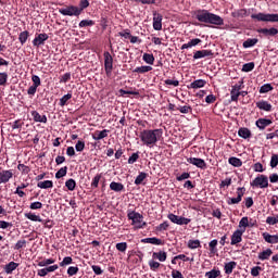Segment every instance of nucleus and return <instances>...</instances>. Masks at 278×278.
<instances>
[{"mask_svg": "<svg viewBox=\"0 0 278 278\" xmlns=\"http://www.w3.org/2000/svg\"><path fill=\"white\" fill-rule=\"evenodd\" d=\"M149 266H150V270H157V268H160V266H162V264H160V262L156 261H149Z\"/></svg>", "mask_w": 278, "mask_h": 278, "instance_id": "69168bd1", "label": "nucleus"}, {"mask_svg": "<svg viewBox=\"0 0 278 278\" xmlns=\"http://www.w3.org/2000/svg\"><path fill=\"white\" fill-rule=\"evenodd\" d=\"M71 99H73V93L68 92L67 94H64L60 100H59V105L60 108H64L66 105H68V101H71Z\"/></svg>", "mask_w": 278, "mask_h": 278, "instance_id": "a878e982", "label": "nucleus"}, {"mask_svg": "<svg viewBox=\"0 0 278 278\" xmlns=\"http://www.w3.org/2000/svg\"><path fill=\"white\" fill-rule=\"evenodd\" d=\"M247 227H250L249 217H242L239 222V229L247 231Z\"/></svg>", "mask_w": 278, "mask_h": 278, "instance_id": "09e8293b", "label": "nucleus"}, {"mask_svg": "<svg viewBox=\"0 0 278 278\" xmlns=\"http://www.w3.org/2000/svg\"><path fill=\"white\" fill-rule=\"evenodd\" d=\"M142 60L146 62V64H150V66H153L155 63V56H153L152 53H144Z\"/></svg>", "mask_w": 278, "mask_h": 278, "instance_id": "f704fd0d", "label": "nucleus"}, {"mask_svg": "<svg viewBox=\"0 0 278 278\" xmlns=\"http://www.w3.org/2000/svg\"><path fill=\"white\" fill-rule=\"evenodd\" d=\"M256 108H258V110H263V112H273V104L266 100L256 102Z\"/></svg>", "mask_w": 278, "mask_h": 278, "instance_id": "f3484780", "label": "nucleus"}, {"mask_svg": "<svg viewBox=\"0 0 278 278\" xmlns=\"http://www.w3.org/2000/svg\"><path fill=\"white\" fill-rule=\"evenodd\" d=\"M37 188H41V190H47L49 188H53V181H51V180L39 181L37 184Z\"/></svg>", "mask_w": 278, "mask_h": 278, "instance_id": "e433bc0d", "label": "nucleus"}, {"mask_svg": "<svg viewBox=\"0 0 278 278\" xmlns=\"http://www.w3.org/2000/svg\"><path fill=\"white\" fill-rule=\"evenodd\" d=\"M277 223H278V215H276L275 217L268 216L266 218V224L267 225H277Z\"/></svg>", "mask_w": 278, "mask_h": 278, "instance_id": "774afa93", "label": "nucleus"}, {"mask_svg": "<svg viewBox=\"0 0 278 278\" xmlns=\"http://www.w3.org/2000/svg\"><path fill=\"white\" fill-rule=\"evenodd\" d=\"M167 218L174 223L175 225H190L191 219L190 218H186V217H181V216H177L173 213L167 215Z\"/></svg>", "mask_w": 278, "mask_h": 278, "instance_id": "1a4fd4ad", "label": "nucleus"}, {"mask_svg": "<svg viewBox=\"0 0 278 278\" xmlns=\"http://www.w3.org/2000/svg\"><path fill=\"white\" fill-rule=\"evenodd\" d=\"M188 249H201V241L197 240H189L188 241Z\"/></svg>", "mask_w": 278, "mask_h": 278, "instance_id": "49530a36", "label": "nucleus"}, {"mask_svg": "<svg viewBox=\"0 0 278 278\" xmlns=\"http://www.w3.org/2000/svg\"><path fill=\"white\" fill-rule=\"evenodd\" d=\"M8 77L7 72L0 73V86H8Z\"/></svg>", "mask_w": 278, "mask_h": 278, "instance_id": "bf43d9fd", "label": "nucleus"}, {"mask_svg": "<svg viewBox=\"0 0 278 278\" xmlns=\"http://www.w3.org/2000/svg\"><path fill=\"white\" fill-rule=\"evenodd\" d=\"M14 177L12 169H2L0 168V184H8Z\"/></svg>", "mask_w": 278, "mask_h": 278, "instance_id": "9b49d317", "label": "nucleus"}, {"mask_svg": "<svg viewBox=\"0 0 278 278\" xmlns=\"http://www.w3.org/2000/svg\"><path fill=\"white\" fill-rule=\"evenodd\" d=\"M110 190H113V192H123V190H125V185L122 182L112 181L110 184Z\"/></svg>", "mask_w": 278, "mask_h": 278, "instance_id": "5701e85b", "label": "nucleus"}, {"mask_svg": "<svg viewBox=\"0 0 278 278\" xmlns=\"http://www.w3.org/2000/svg\"><path fill=\"white\" fill-rule=\"evenodd\" d=\"M176 110H178L180 114H192V106L190 105H179L178 108H176Z\"/></svg>", "mask_w": 278, "mask_h": 278, "instance_id": "37998d69", "label": "nucleus"}, {"mask_svg": "<svg viewBox=\"0 0 278 278\" xmlns=\"http://www.w3.org/2000/svg\"><path fill=\"white\" fill-rule=\"evenodd\" d=\"M127 242H119V243H116L115 248L117 251H119V253H126L127 251Z\"/></svg>", "mask_w": 278, "mask_h": 278, "instance_id": "864d4df0", "label": "nucleus"}, {"mask_svg": "<svg viewBox=\"0 0 278 278\" xmlns=\"http://www.w3.org/2000/svg\"><path fill=\"white\" fill-rule=\"evenodd\" d=\"M33 121L35 123H47V115H40L38 111H31Z\"/></svg>", "mask_w": 278, "mask_h": 278, "instance_id": "4be33fe9", "label": "nucleus"}, {"mask_svg": "<svg viewBox=\"0 0 278 278\" xmlns=\"http://www.w3.org/2000/svg\"><path fill=\"white\" fill-rule=\"evenodd\" d=\"M252 21H257L258 23H278V13H257L251 15Z\"/></svg>", "mask_w": 278, "mask_h": 278, "instance_id": "20e7f679", "label": "nucleus"}, {"mask_svg": "<svg viewBox=\"0 0 278 278\" xmlns=\"http://www.w3.org/2000/svg\"><path fill=\"white\" fill-rule=\"evenodd\" d=\"M17 170H20L22 175H29V173H31V168L23 163L17 165Z\"/></svg>", "mask_w": 278, "mask_h": 278, "instance_id": "ea45409f", "label": "nucleus"}, {"mask_svg": "<svg viewBox=\"0 0 278 278\" xmlns=\"http://www.w3.org/2000/svg\"><path fill=\"white\" fill-rule=\"evenodd\" d=\"M17 266H18V263L10 262L4 266V271L7 273V275H12V273L16 270Z\"/></svg>", "mask_w": 278, "mask_h": 278, "instance_id": "cd10ccee", "label": "nucleus"}, {"mask_svg": "<svg viewBox=\"0 0 278 278\" xmlns=\"http://www.w3.org/2000/svg\"><path fill=\"white\" fill-rule=\"evenodd\" d=\"M25 218H28V220H33V223H45V219L40 218L39 215H36L34 213H25Z\"/></svg>", "mask_w": 278, "mask_h": 278, "instance_id": "473e14b6", "label": "nucleus"}, {"mask_svg": "<svg viewBox=\"0 0 278 278\" xmlns=\"http://www.w3.org/2000/svg\"><path fill=\"white\" fill-rule=\"evenodd\" d=\"M232 16L233 18H244L249 16V12L247 11V9H241V10H238L237 12H233Z\"/></svg>", "mask_w": 278, "mask_h": 278, "instance_id": "58836bf2", "label": "nucleus"}, {"mask_svg": "<svg viewBox=\"0 0 278 278\" xmlns=\"http://www.w3.org/2000/svg\"><path fill=\"white\" fill-rule=\"evenodd\" d=\"M244 235V228L243 229H237L232 236H231V242L230 244L233 247L236 244H240L242 242V236Z\"/></svg>", "mask_w": 278, "mask_h": 278, "instance_id": "ddd939ff", "label": "nucleus"}, {"mask_svg": "<svg viewBox=\"0 0 278 278\" xmlns=\"http://www.w3.org/2000/svg\"><path fill=\"white\" fill-rule=\"evenodd\" d=\"M108 134H110V130L109 129H103V130H96L93 134H92V139L93 140H103V138H108Z\"/></svg>", "mask_w": 278, "mask_h": 278, "instance_id": "6ab92c4d", "label": "nucleus"}, {"mask_svg": "<svg viewBox=\"0 0 278 278\" xmlns=\"http://www.w3.org/2000/svg\"><path fill=\"white\" fill-rule=\"evenodd\" d=\"M255 125L261 131H264L266 127L273 125V119L261 117L255 122Z\"/></svg>", "mask_w": 278, "mask_h": 278, "instance_id": "dca6fc26", "label": "nucleus"}, {"mask_svg": "<svg viewBox=\"0 0 278 278\" xmlns=\"http://www.w3.org/2000/svg\"><path fill=\"white\" fill-rule=\"evenodd\" d=\"M244 192H247V188L244 187L237 188V198H228L227 204L238 205V203L242 201V198L244 197Z\"/></svg>", "mask_w": 278, "mask_h": 278, "instance_id": "6e6552de", "label": "nucleus"}, {"mask_svg": "<svg viewBox=\"0 0 278 278\" xmlns=\"http://www.w3.org/2000/svg\"><path fill=\"white\" fill-rule=\"evenodd\" d=\"M78 27H94V21L92 20H83L79 22Z\"/></svg>", "mask_w": 278, "mask_h": 278, "instance_id": "a18cd8bd", "label": "nucleus"}, {"mask_svg": "<svg viewBox=\"0 0 278 278\" xmlns=\"http://www.w3.org/2000/svg\"><path fill=\"white\" fill-rule=\"evenodd\" d=\"M127 218L131 220V225H134L136 229H144V227H147V222H143L144 216L136 211H128Z\"/></svg>", "mask_w": 278, "mask_h": 278, "instance_id": "7ed1b4c3", "label": "nucleus"}, {"mask_svg": "<svg viewBox=\"0 0 278 278\" xmlns=\"http://www.w3.org/2000/svg\"><path fill=\"white\" fill-rule=\"evenodd\" d=\"M137 160H140V152L132 153L128 159V164H136Z\"/></svg>", "mask_w": 278, "mask_h": 278, "instance_id": "680f3d73", "label": "nucleus"}, {"mask_svg": "<svg viewBox=\"0 0 278 278\" xmlns=\"http://www.w3.org/2000/svg\"><path fill=\"white\" fill-rule=\"evenodd\" d=\"M252 188H268V176L258 175L253 181L250 182Z\"/></svg>", "mask_w": 278, "mask_h": 278, "instance_id": "423d86ee", "label": "nucleus"}, {"mask_svg": "<svg viewBox=\"0 0 278 278\" xmlns=\"http://www.w3.org/2000/svg\"><path fill=\"white\" fill-rule=\"evenodd\" d=\"M194 18L199 23H206L208 25H225V20L217 14L211 13L205 9H199L193 12Z\"/></svg>", "mask_w": 278, "mask_h": 278, "instance_id": "f03ea898", "label": "nucleus"}, {"mask_svg": "<svg viewBox=\"0 0 278 278\" xmlns=\"http://www.w3.org/2000/svg\"><path fill=\"white\" fill-rule=\"evenodd\" d=\"M260 42V39L257 38H249L243 42V49H251V47H255Z\"/></svg>", "mask_w": 278, "mask_h": 278, "instance_id": "c85d7f7f", "label": "nucleus"}, {"mask_svg": "<svg viewBox=\"0 0 278 278\" xmlns=\"http://www.w3.org/2000/svg\"><path fill=\"white\" fill-rule=\"evenodd\" d=\"M167 257H168V254H166V252H164V251L153 252V254H152V258L159 260V262H166Z\"/></svg>", "mask_w": 278, "mask_h": 278, "instance_id": "393cba45", "label": "nucleus"}, {"mask_svg": "<svg viewBox=\"0 0 278 278\" xmlns=\"http://www.w3.org/2000/svg\"><path fill=\"white\" fill-rule=\"evenodd\" d=\"M162 14L154 12L153 13V29H155V31H162Z\"/></svg>", "mask_w": 278, "mask_h": 278, "instance_id": "2eb2a0df", "label": "nucleus"}, {"mask_svg": "<svg viewBox=\"0 0 278 278\" xmlns=\"http://www.w3.org/2000/svg\"><path fill=\"white\" fill-rule=\"evenodd\" d=\"M66 173H68V167H67V166L61 167V168L55 173V178H56V179H62V177H66Z\"/></svg>", "mask_w": 278, "mask_h": 278, "instance_id": "c03bdc74", "label": "nucleus"}, {"mask_svg": "<svg viewBox=\"0 0 278 278\" xmlns=\"http://www.w3.org/2000/svg\"><path fill=\"white\" fill-rule=\"evenodd\" d=\"M141 242L142 244H155L156 247L164 244L162 239H157L155 237L141 239Z\"/></svg>", "mask_w": 278, "mask_h": 278, "instance_id": "aec40b11", "label": "nucleus"}, {"mask_svg": "<svg viewBox=\"0 0 278 278\" xmlns=\"http://www.w3.org/2000/svg\"><path fill=\"white\" fill-rule=\"evenodd\" d=\"M28 38H29V31H27V30L22 31L18 36V40H20L21 45H25V42H27Z\"/></svg>", "mask_w": 278, "mask_h": 278, "instance_id": "de8ad7c7", "label": "nucleus"}, {"mask_svg": "<svg viewBox=\"0 0 278 278\" xmlns=\"http://www.w3.org/2000/svg\"><path fill=\"white\" fill-rule=\"evenodd\" d=\"M73 264V257L71 256H65L61 263H59V266L64 268V266H71Z\"/></svg>", "mask_w": 278, "mask_h": 278, "instance_id": "6e6d98bb", "label": "nucleus"}, {"mask_svg": "<svg viewBox=\"0 0 278 278\" xmlns=\"http://www.w3.org/2000/svg\"><path fill=\"white\" fill-rule=\"evenodd\" d=\"M104 71L108 77H112V71H114V58L109 51L104 52Z\"/></svg>", "mask_w": 278, "mask_h": 278, "instance_id": "39448f33", "label": "nucleus"}, {"mask_svg": "<svg viewBox=\"0 0 278 278\" xmlns=\"http://www.w3.org/2000/svg\"><path fill=\"white\" fill-rule=\"evenodd\" d=\"M76 151H78V153H81V151H84L86 149V142L78 140L76 146H75Z\"/></svg>", "mask_w": 278, "mask_h": 278, "instance_id": "0e129e2a", "label": "nucleus"}, {"mask_svg": "<svg viewBox=\"0 0 278 278\" xmlns=\"http://www.w3.org/2000/svg\"><path fill=\"white\" fill-rule=\"evenodd\" d=\"M239 97H240V91H236L235 89H231L230 91L231 101H235L236 103H238Z\"/></svg>", "mask_w": 278, "mask_h": 278, "instance_id": "338daca9", "label": "nucleus"}, {"mask_svg": "<svg viewBox=\"0 0 278 278\" xmlns=\"http://www.w3.org/2000/svg\"><path fill=\"white\" fill-rule=\"evenodd\" d=\"M228 163L231 166H235V168H240V166H242V160L236 157V156H231L228 159Z\"/></svg>", "mask_w": 278, "mask_h": 278, "instance_id": "c9c22d12", "label": "nucleus"}, {"mask_svg": "<svg viewBox=\"0 0 278 278\" xmlns=\"http://www.w3.org/2000/svg\"><path fill=\"white\" fill-rule=\"evenodd\" d=\"M201 58H214L212 50H198L193 53V60H201Z\"/></svg>", "mask_w": 278, "mask_h": 278, "instance_id": "4468645a", "label": "nucleus"}, {"mask_svg": "<svg viewBox=\"0 0 278 278\" xmlns=\"http://www.w3.org/2000/svg\"><path fill=\"white\" fill-rule=\"evenodd\" d=\"M149 177V174L144 172H140L139 175L135 179V186H141L142 181Z\"/></svg>", "mask_w": 278, "mask_h": 278, "instance_id": "4c0bfd02", "label": "nucleus"}, {"mask_svg": "<svg viewBox=\"0 0 278 278\" xmlns=\"http://www.w3.org/2000/svg\"><path fill=\"white\" fill-rule=\"evenodd\" d=\"M59 12L63 16H79L81 14V10L76 5H68L65 9H60Z\"/></svg>", "mask_w": 278, "mask_h": 278, "instance_id": "0eeeda50", "label": "nucleus"}, {"mask_svg": "<svg viewBox=\"0 0 278 278\" xmlns=\"http://www.w3.org/2000/svg\"><path fill=\"white\" fill-rule=\"evenodd\" d=\"M188 164H192V166H197V168H201V170H205L207 168V163L205 160L199 157H187Z\"/></svg>", "mask_w": 278, "mask_h": 278, "instance_id": "9d476101", "label": "nucleus"}, {"mask_svg": "<svg viewBox=\"0 0 278 278\" xmlns=\"http://www.w3.org/2000/svg\"><path fill=\"white\" fill-rule=\"evenodd\" d=\"M236 266H238V263H236L233 261L226 263L224 266V270H225L226 275H231V273H233V268H236Z\"/></svg>", "mask_w": 278, "mask_h": 278, "instance_id": "2f4dec72", "label": "nucleus"}, {"mask_svg": "<svg viewBox=\"0 0 278 278\" xmlns=\"http://www.w3.org/2000/svg\"><path fill=\"white\" fill-rule=\"evenodd\" d=\"M263 239L268 244H278V233L277 235H270L268 232H263Z\"/></svg>", "mask_w": 278, "mask_h": 278, "instance_id": "a211bd4d", "label": "nucleus"}, {"mask_svg": "<svg viewBox=\"0 0 278 278\" xmlns=\"http://www.w3.org/2000/svg\"><path fill=\"white\" fill-rule=\"evenodd\" d=\"M197 45H201V39H199V38L191 39L188 43H184L181 46V50H184V49H192V47H197Z\"/></svg>", "mask_w": 278, "mask_h": 278, "instance_id": "c756f323", "label": "nucleus"}, {"mask_svg": "<svg viewBox=\"0 0 278 278\" xmlns=\"http://www.w3.org/2000/svg\"><path fill=\"white\" fill-rule=\"evenodd\" d=\"M271 90H273V85H270V84H265V85H263V86L260 88L258 92H260V94H266V92H270Z\"/></svg>", "mask_w": 278, "mask_h": 278, "instance_id": "3c124183", "label": "nucleus"}, {"mask_svg": "<svg viewBox=\"0 0 278 278\" xmlns=\"http://www.w3.org/2000/svg\"><path fill=\"white\" fill-rule=\"evenodd\" d=\"M205 84H207V81L203 80V79H198L194 80L193 83H191L188 88H192L193 90H197V88H205Z\"/></svg>", "mask_w": 278, "mask_h": 278, "instance_id": "bb28decb", "label": "nucleus"}, {"mask_svg": "<svg viewBox=\"0 0 278 278\" xmlns=\"http://www.w3.org/2000/svg\"><path fill=\"white\" fill-rule=\"evenodd\" d=\"M77 273H79V267L77 266H71L67 268L68 277H74V275H77Z\"/></svg>", "mask_w": 278, "mask_h": 278, "instance_id": "052dcab7", "label": "nucleus"}, {"mask_svg": "<svg viewBox=\"0 0 278 278\" xmlns=\"http://www.w3.org/2000/svg\"><path fill=\"white\" fill-rule=\"evenodd\" d=\"M205 277L207 278H217V277H220V271L219 269H212L211 271H206L205 273Z\"/></svg>", "mask_w": 278, "mask_h": 278, "instance_id": "8fccbe9b", "label": "nucleus"}, {"mask_svg": "<svg viewBox=\"0 0 278 278\" xmlns=\"http://www.w3.org/2000/svg\"><path fill=\"white\" fill-rule=\"evenodd\" d=\"M270 255H273V250L267 249V250L258 253V260H261V262H264L266 260H270Z\"/></svg>", "mask_w": 278, "mask_h": 278, "instance_id": "72a5a7b5", "label": "nucleus"}, {"mask_svg": "<svg viewBox=\"0 0 278 278\" xmlns=\"http://www.w3.org/2000/svg\"><path fill=\"white\" fill-rule=\"evenodd\" d=\"M168 227H170L168 222H164V223L160 224L159 226H156V231H167Z\"/></svg>", "mask_w": 278, "mask_h": 278, "instance_id": "e2e57ef3", "label": "nucleus"}, {"mask_svg": "<svg viewBox=\"0 0 278 278\" xmlns=\"http://www.w3.org/2000/svg\"><path fill=\"white\" fill-rule=\"evenodd\" d=\"M216 247H218V240H216V239L212 240V241L208 243L210 252H211L213 255H216V253H218V249H217Z\"/></svg>", "mask_w": 278, "mask_h": 278, "instance_id": "a19ab883", "label": "nucleus"}, {"mask_svg": "<svg viewBox=\"0 0 278 278\" xmlns=\"http://www.w3.org/2000/svg\"><path fill=\"white\" fill-rule=\"evenodd\" d=\"M238 136L240 138H243V140H248V138H251V130L249 128H239Z\"/></svg>", "mask_w": 278, "mask_h": 278, "instance_id": "7c9ffc66", "label": "nucleus"}, {"mask_svg": "<svg viewBox=\"0 0 278 278\" xmlns=\"http://www.w3.org/2000/svg\"><path fill=\"white\" fill-rule=\"evenodd\" d=\"M65 187L67 188V190L73 192V190H75V188H77V182L75 181V179L70 178L65 181Z\"/></svg>", "mask_w": 278, "mask_h": 278, "instance_id": "79ce46f5", "label": "nucleus"}, {"mask_svg": "<svg viewBox=\"0 0 278 278\" xmlns=\"http://www.w3.org/2000/svg\"><path fill=\"white\" fill-rule=\"evenodd\" d=\"M101 177L102 175L101 174H97L92 181H91V188L94 189V188H99V182L101 181Z\"/></svg>", "mask_w": 278, "mask_h": 278, "instance_id": "5fc2aeb1", "label": "nucleus"}, {"mask_svg": "<svg viewBox=\"0 0 278 278\" xmlns=\"http://www.w3.org/2000/svg\"><path fill=\"white\" fill-rule=\"evenodd\" d=\"M162 136H164V130L162 128L144 129L140 132L139 138L146 147L152 149V147H155V144L160 142Z\"/></svg>", "mask_w": 278, "mask_h": 278, "instance_id": "f257e3e1", "label": "nucleus"}, {"mask_svg": "<svg viewBox=\"0 0 278 278\" xmlns=\"http://www.w3.org/2000/svg\"><path fill=\"white\" fill-rule=\"evenodd\" d=\"M47 40H49V35L47 33H41L36 35L35 39L33 40V45L34 47H42Z\"/></svg>", "mask_w": 278, "mask_h": 278, "instance_id": "f8f14e48", "label": "nucleus"}, {"mask_svg": "<svg viewBox=\"0 0 278 278\" xmlns=\"http://www.w3.org/2000/svg\"><path fill=\"white\" fill-rule=\"evenodd\" d=\"M257 34H263L264 36H277L278 29L275 27L271 28H260L257 29Z\"/></svg>", "mask_w": 278, "mask_h": 278, "instance_id": "412c9836", "label": "nucleus"}, {"mask_svg": "<svg viewBox=\"0 0 278 278\" xmlns=\"http://www.w3.org/2000/svg\"><path fill=\"white\" fill-rule=\"evenodd\" d=\"M150 71H153V67L151 65H142L139 67H136L132 73H138L139 75H144V73H150Z\"/></svg>", "mask_w": 278, "mask_h": 278, "instance_id": "b1692460", "label": "nucleus"}, {"mask_svg": "<svg viewBox=\"0 0 278 278\" xmlns=\"http://www.w3.org/2000/svg\"><path fill=\"white\" fill-rule=\"evenodd\" d=\"M270 168H277L278 166V154H273L269 162Z\"/></svg>", "mask_w": 278, "mask_h": 278, "instance_id": "13d9d810", "label": "nucleus"}, {"mask_svg": "<svg viewBox=\"0 0 278 278\" xmlns=\"http://www.w3.org/2000/svg\"><path fill=\"white\" fill-rule=\"evenodd\" d=\"M50 264H55V258H45L43 261H40L38 263V266L45 267V266H50Z\"/></svg>", "mask_w": 278, "mask_h": 278, "instance_id": "4d7b16f0", "label": "nucleus"}, {"mask_svg": "<svg viewBox=\"0 0 278 278\" xmlns=\"http://www.w3.org/2000/svg\"><path fill=\"white\" fill-rule=\"evenodd\" d=\"M253 68H255V63L254 62L245 63L242 66V72L243 73H251V71H253Z\"/></svg>", "mask_w": 278, "mask_h": 278, "instance_id": "603ef678", "label": "nucleus"}]
</instances>
